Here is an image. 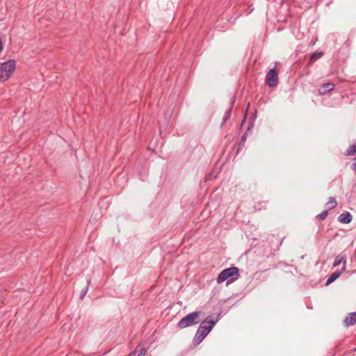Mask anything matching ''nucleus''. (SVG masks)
I'll use <instances>...</instances> for the list:
<instances>
[{
  "mask_svg": "<svg viewBox=\"0 0 356 356\" xmlns=\"http://www.w3.org/2000/svg\"><path fill=\"white\" fill-rule=\"evenodd\" d=\"M146 353L145 349H142L138 356H144Z\"/></svg>",
  "mask_w": 356,
  "mask_h": 356,
  "instance_id": "a211bd4d",
  "label": "nucleus"
},
{
  "mask_svg": "<svg viewBox=\"0 0 356 356\" xmlns=\"http://www.w3.org/2000/svg\"><path fill=\"white\" fill-rule=\"evenodd\" d=\"M344 271H341V270H337L334 273H332L330 276L329 277L327 278L326 282H325V285L326 286H328L329 284H330L331 283H332L334 281H335L337 278L339 277V276L341 275L342 273H343Z\"/></svg>",
  "mask_w": 356,
  "mask_h": 356,
  "instance_id": "9d476101",
  "label": "nucleus"
},
{
  "mask_svg": "<svg viewBox=\"0 0 356 356\" xmlns=\"http://www.w3.org/2000/svg\"><path fill=\"white\" fill-rule=\"evenodd\" d=\"M200 312H192L179 321V327H186L193 325H195L200 322Z\"/></svg>",
  "mask_w": 356,
  "mask_h": 356,
  "instance_id": "20e7f679",
  "label": "nucleus"
},
{
  "mask_svg": "<svg viewBox=\"0 0 356 356\" xmlns=\"http://www.w3.org/2000/svg\"><path fill=\"white\" fill-rule=\"evenodd\" d=\"M239 276V270L237 267H229L220 273L216 279V282L218 284H220L229 278L233 277L234 280H237Z\"/></svg>",
  "mask_w": 356,
  "mask_h": 356,
  "instance_id": "7ed1b4c3",
  "label": "nucleus"
},
{
  "mask_svg": "<svg viewBox=\"0 0 356 356\" xmlns=\"http://www.w3.org/2000/svg\"><path fill=\"white\" fill-rule=\"evenodd\" d=\"M231 108L227 110L224 114L222 121L221 122L220 127H222L224 124L226 123L227 120L229 119L230 115Z\"/></svg>",
  "mask_w": 356,
  "mask_h": 356,
  "instance_id": "4468645a",
  "label": "nucleus"
},
{
  "mask_svg": "<svg viewBox=\"0 0 356 356\" xmlns=\"http://www.w3.org/2000/svg\"><path fill=\"white\" fill-rule=\"evenodd\" d=\"M326 206L330 210L334 209L337 206L336 199L333 197H330L328 201L326 203Z\"/></svg>",
  "mask_w": 356,
  "mask_h": 356,
  "instance_id": "9b49d317",
  "label": "nucleus"
},
{
  "mask_svg": "<svg viewBox=\"0 0 356 356\" xmlns=\"http://www.w3.org/2000/svg\"><path fill=\"white\" fill-rule=\"evenodd\" d=\"M279 70L276 67H273L269 70L266 76V83L270 88L276 87L279 82Z\"/></svg>",
  "mask_w": 356,
  "mask_h": 356,
  "instance_id": "39448f33",
  "label": "nucleus"
},
{
  "mask_svg": "<svg viewBox=\"0 0 356 356\" xmlns=\"http://www.w3.org/2000/svg\"><path fill=\"white\" fill-rule=\"evenodd\" d=\"M327 215H328L327 210H325L323 212H321V213L318 214L316 216V218L318 220L322 221V220H324L327 218Z\"/></svg>",
  "mask_w": 356,
  "mask_h": 356,
  "instance_id": "2eb2a0df",
  "label": "nucleus"
},
{
  "mask_svg": "<svg viewBox=\"0 0 356 356\" xmlns=\"http://www.w3.org/2000/svg\"><path fill=\"white\" fill-rule=\"evenodd\" d=\"M352 218L351 214L346 211L339 215L338 220L341 223L348 224L351 222Z\"/></svg>",
  "mask_w": 356,
  "mask_h": 356,
  "instance_id": "1a4fd4ad",
  "label": "nucleus"
},
{
  "mask_svg": "<svg viewBox=\"0 0 356 356\" xmlns=\"http://www.w3.org/2000/svg\"><path fill=\"white\" fill-rule=\"evenodd\" d=\"M341 263H343V266L341 270V271H345L346 268V259L345 255L340 254L335 257L333 263V266L337 267L339 266Z\"/></svg>",
  "mask_w": 356,
  "mask_h": 356,
  "instance_id": "423d86ee",
  "label": "nucleus"
},
{
  "mask_svg": "<svg viewBox=\"0 0 356 356\" xmlns=\"http://www.w3.org/2000/svg\"><path fill=\"white\" fill-rule=\"evenodd\" d=\"M323 55V52L316 51V52H314V54H312V56L310 57V61L311 62H314L316 60H317V59L320 58L321 57H322Z\"/></svg>",
  "mask_w": 356,
  "mask_h": 356,
  "instance_id": "ddd939ff",
  "label": "nucleus"
},
{
  "mask_svg": "<svg viewBox=\"0 0 356 356\" xmlns=\"http://www.w3.org/2000/svg\"><path fill=\"white\" fill-rule=\"evenodd\" d=\"M334 84L332 83H327L321 86L319 89V94L321 95H325L326 93L332 91L334 89Z\"/></svg>",
  "mask_w": 356,
  "mask_h": 356,
  "instance_id": "6e6552de",
  "label": "nucleus"
},
{
  "mask_svg": "<svg viewBox=\"0 0 356 356\" xmlns=\"http://www.w3.org/2000/svg\"><path fill=\"white\" fill-rule=\"evenodd\" d=\"M2 49H3V44H2L1 40L0 39V52L2 51Z\"/></svg>",
  "mask_w": 356,
  "mask_h": 356,
  "instance_id": "6ab92c4d",
  "label": "nucleus"
},
{
  "mask_svg": "<svg viewBox=\"0 0 356 356\" xmlns=\"http://www.w3.org/2000/svg\"><path fill=\"white\" fill-rule=\"evenodd\" d=\"M216 321L207 318L205 321L201 323L193 339V343L200 344L206 336L211 331L216 325Z\"/></svg>",
  "mask_w": 356,
  "mask_h": 356,
  "instance_id": "f257e3e1",
  "label": "nucleus"
},
{
  "mask_svg": "<svg viewBox=\"0 0 356 356\" xmlns=\"http://www.w3.org/2000/svg\"><path fill=\"white\" fill-rule=\"evenodd\" d=\"M250 130V127H249L248 128V130L245 131V133L243 135L241 143L239 144V147H241L244 143H245L247 136H248V131Z\"/></svg>",
  "mask_w": 356,
  "mask_h": 356,
  "instance_id": "f3484780",
  "label": "nucleus"
},
{
  "mask_svg": "<svg viewBox=\"0 0 356 356\" xmlns=\"http://www.w3.org/2000/svg\"><path fill=\"white\" fill-rule=\"evenodd\" d=\"M353 169L356 170V163H353Z\"/></svg>",
  "mask_w": 356,
  "mask_h": 356,
  "instance_id": "aec40b11",
  "label": "nucleus"
},
{
  "mask_svg": "<svg viewBox=\"0 0 356 356\" xmlns=\"http://www.w3.org/2000/svg\"><path fill=\"white\" fill-rule=\"evenodd\" d=\"M15 68V60L13 59L0 64V81H4L10 78Z\"/></svg>",
  "mask_w": 356,
  "mask_h": 356,
  "instance_id": "f03ea898",
  "label": "nucleus"
},
{
  "mask_svg": "<svg viewBox=\"0 0 356 356\" xmlns=\"http://www.w3.org/2000/svg\"><path fill=\"white\" fill-rule=\"evenodd\" d=\"M356 154V143L350 145L346 151V156H353Z\"/></svg>",
  "mask_w": 356,
  "mask_h": 356,
  "instance_id": "f8f14e48",
  "label": "nucleus"
},
{
  "mask_svg": "<svg viewBox=\"0 0 356 356\" xmlns=\"http://www.w3.org/2000/svg\"><path fill=\"white\" fill-rule=\"evenodd\" d=\"M90 282H91V280L90 279H88L87 280V283H88V285L86 286V287L82 290L81 294H80V298L81 299H83L84 298V296H86L87 291H88V285L90 284Z\"/></svg>",
  "mask_w": 356,
  "mask_h": 356,
  "instance_id": "dca6fc26",
  "label": "nucleus"
},
{
  "mask_svg": "<svg viewBox=\"0 0 356 356\" xmlns=\"http://www.w3.org/2000/svg\"><path fill=\"white\" fill-rule=\"evenodd\" d=\"M343 323L346 327L356 324V312L350 313L343 320Z\"/></svg>",
  "mask_w": 356,
  "mask_h": 356,
  "instance_id": "0eeeda50",
  "label": "nucleus"
}]
</instances>
